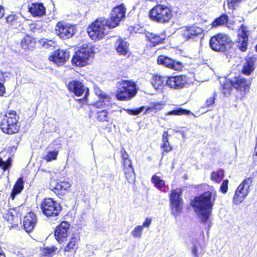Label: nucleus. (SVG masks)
<instances>
[{"label": "nucleus", "mask_w": 257, "mask_h": 257, "mask_svg": "<svg viewBox=\"0 0 257 257\" xmlns=\"http://www.w3.org/2000/svg\"><path fill=\"white\" fill-rule=\"evenodd\" d=\"M70 225L66 221H63L57 227L55 231V236L59 242H62L68 235V231Z\"/></svg>", "instance_id": "obj_20"}, {"label": "nucleus", "mask_w": 257, "mask_h": 257, "mask_svg": "<svg viewBox=\"0 0 257 257\" xmlns=\"http://www.w3.org/2000/svg\"><path fill=\"white\" fill-rule=\"evenodd\" d=\"M75 33V26L68 24L58 22L55 27L56 34L62 39L71 38Z\"/></svg>", "instance_id": "obj_10"}, {"label": "nucleus", "mask_w": 257, "mask_h": 257, "mask_svg": "<svg viewBox=\"0 0 257 257\" xmlns=\"http://www.w3.org/2000/svg\"><path fill=\"white\" fill-rule=\"evenodd\" d=\"M144 228L141 225L136 226L131 232L132 235L134 238H140L142 237Z\"/></svg>", "instance_id": "obj_40"}, {"label": "nucleus", "mask_w": 257, "mask_h": 257, "mask_svg": "<svg viewBox=\"0 0 257 257\" xmlns=\"http://www.w3.org/2000/svg\"><path fill=\"white\" fill-rule=\"evenodd\" d=\"M2 130L3 131V132L4 133H6L7 134H9V135L17 134L18 133V131H19V130H14V131H13V130H9V129Z\"/></svg>", "instance_id": "obj_55"}, {"label": "nucleus", "mask_w": 257, "mask_h": 257, "mask_svg": "<svg viewBox=\"0 0 257 257\" xmlns=\"http://www.w3.org/2000/svg\"><path fill=\"white\" fill-rule=\"evenodd\" d=\"M165 39V35L163 34H162L160 35L151 34L149 37V40L150 42L152 43L153 46H156L158 44L162 43Z\"/></svg>", "instance_id": "obj_34"}, {"label": "nucleus", "mask_w": 257, "mask_h": 257, "mask_svg": "<svg viewBox=\"0 0 257 257\" xmlns=\"http://www.w3.org/2000/svg\"><path fill=\"white\" fill-rule=\"evenodd\" d=\"M0 257H6L4 252L1 248H0Z\"/></svg>", "instance_id": "obj_58"}, {"label": "nucleus", "mask_w": 257, "mask_h": 257, "mask_svg": "<svg viewBox=\"0 0 257 257\" xmlns=\"http://www.w3.org/2000/svg\"><path fill=\"white\" fill-rule=\"evenodd\" d=\"M71 184L67 181H63L57 183L54 187L51 185L52 190L59 194H64L67 190L70 187Z\"/></svg>", "instance_id": "obj_25"}, {"label": "nucleus", "mask_w": 257, "mask_h": 257, "mask_svg": "<svg viewBox=\"0 0 257 257\" xmlns=\"http://www.w3.org/2000/svg\"><path fill=\"white\" fill-rule=\"evenodd\" d=\"M97 118L98 120L101 121H107L108 113L105 110L97 111Z\"/></svg>", "instance_id": "obj_41"}, {"label": "nucleus", "mask_w": 257, "mask_h": 257, "mask_svg": "<svg viewBox=\"0 0 257 257\" xmlns=\"http://www.w3.org/2000/svg\"><path fill=\"white\" fill-rule=\"evenodd\" d=\"M137 93L136 84L128 80H121L118 82L116 97L119 100H128Z\"/></svg>", "instance_id": "obj_5"}, {"label": "nucleus", "mask_w": 257, "mask_h": 257, "mask_svg": "<svg viewBox=\"0 0 257 257\" xmlns=\"http://www.w3.org/2000/svg\"><path fill=\"white\" fill-rule=\"evenodd\" d=\"M230 38L224 34H218L211 37L209 41L211 49L216 52H224L232 47Z\"/></svg>", "instance_id": "obj_6"}, {"label": "nucleus", "mask_w": 257, "mask_h": 257, "mask_svg": "<svg viewBox=\"0 0 257 257\" xmlns=\"http://www.w3.org/2000/svg\"><path fill=\"white\" fill-rule=\"evenodd\" d=\"M252 182V178L251 177H247L238 186L233 197V204L238 205L243 201L249 192Z\"/></svg>", "instance_id": "obj_7"}, {"label": "nucleus", "mask_w": 257, "mask_h": 257, "mask_svg": "<svg viewBox=\"0 0 257 257\" xmlns=\"http://www.w3.org/2000/svg\"><path fill=\"white\" fill-rule=\"evenodd\" d=\"M69 57V52L63 50H58L52 53L49 59L57 66H61L68 60Z\"/></svg>", "instance_id": "obj_15"}, {"label": "nucleus", "mask_w": 257, "mask_h": 257, "mask_svg": "<svg viewBox=\"0 0 257 257\" xmlns=\"http://www.w3.org/2000/svg\"><path fill=\"white\" fill-rule=\"evenodd\" d=\"M186 84V77L183 75L168 77L166 80L167 86L176 89L183 88Z\"/></svg>", "instance_id": "obj_13"}, {"label": "nucleus", "mask_w": 257, "mask_h": 257, "mask_svg": "<svg viewBox=\"0 0 257 257\" xmlns=\"http://www.w3.org/2000/svg\"><path fill=\"white\" fill-rule=\"evenodd\" d=\"M79 238L76 235H74L71 237L70 240L68 242L67 245L64 248L65 251H70L74 249L75 245L78 241Z\"/></svg>", "instance_id": "obj_36"}, {"label": "nucleus", "mask_w": 257, "mask_h": 257, "mask_svg": "<svg viewBox=\"0 0 257 257\" xmlns=\"http://www.w3.org/2000/svg\"><path fill=\"white\" fill-rule=\"evenodd\" d=\"M167 132H164L162 137L163 144L161 146L162 148L166 152H169L172 150V146L170 145L168 140Z\"/></svg>", "instance_id": "obj_35"}, {"label": "nucleus", "mask_w": 257, "mask_h": 257, "mask_svg": "<svg viewBox=\"0 0 257 257\" xmlns=\"http://www.w3.org/2000/svg\"><path fill=\"white\" fill-rule=\"evenodd\" d=\"M115 49L119 55H125L128 51V44L121 38L115 43Z\"/></svg>", "instance_id": "obj_24"}, {"label": "nucleus", "mask_w": 257, "mask_h": 257, "mask_svg": "<svg viewBox=\"0 0 257 257\" xmlns=\"http://www.w3.org/2000/svg\"><path fill=\"white\" fill-rule=\"evenodd\" d=\"M145 109L144 106H142L134 109H127L126 111L129 114L137 115L142 112Z\"/></svg>", "instance_id": "obj_47"}, {"label": "nucleus", "mask_w": 257, "mask_h": 257, "mask_svg": "<svg viewBox=\"0 0 257 257\" xmlns=\"http://www.w3.org/2000/svg\"><path fill=\"white\" fill-rule=\"evenodd\" d=\"M5 10L3 6H0V19H1L4 15Z\"/></svg>", "instance_id": "obj_56"}, {"label": "nucleus", "mask_w": 257, "mask_h": 257, "mask_svg": "<svg viewBox=\"0 0 257 257\" xmlns=\"http://www.w3.org/2000/svg\"><path fill=\"white\" fill-rule=\"evenodd\" d=\"M255 59L248 58L244 63L242 73L246 75H249L254 69Z\"/></svg>", "instance_id": "obj_27"}, {"label": "nucleus", "mask_w": 257, "mask_h": 257, "mask_svg": "<svg viewBox=\"0 0 257 257\" xmlns=\"http://www.w3.org/2000/svg\"><path fill=\"white\" fill-rule=\"evenodd\" d=\"M7 23L13 28H16L20 25L18 17L16 15H10L6 18Z\"/></svg>", "instance_id": "obj_30"}, {"label": "nucleus", "mask_w": 257, "mask_h": 257, "mask_svg": "<svg viewBox=\"0 0 257 257\" xmlns=\"http://www.w3.org/2000/svg\"><path fill=\"white\" fill-rule=\"evenodd\" d=\"M183 201L170 202L172 213L175 216L180 215L182 210Z\"/></svg>", "instance_id": "obj_28"}, {"label": "nucleus", "mask_w": 257, "mask_h": 257, "mask_svg": "<svg viewBox=\"0 0 257 257\" xmlns=\"http://www.w3.org/2000/svg\"><path fill=\"white\" fill-rule=\"evenodd\" d=\"M248 31L247 28L241 25L238 31V47L242 52L247 49L248 41Z\"/></svg>", "instance_id": "obj_18"}, {"label": "nucleus", "mask_w": 257, "mask_h": 257, "mask_svg": "<svg viewBox=\"0 0 257 257\" xmlns=\"http://www.w3.org/2000/svg\"><path fill=\"white\" fill-rule=\"evenodd\" d=\"M241 1V0H227V5L229 9L233 10Z\"/></svg>", "instance_id": "obj_50"}, {"label": "nucleus", "mask_w": 257, "mask_h": 257, "mask_svg": "<svg viewBox=\"0 0 257 257\" xmlns=\"http://www.w3.org/2000/svg\"><path fill=\"white\" fill-rule=\"evenodd\" d=\"M155 109H162V107H163V104H161V103H157L155 105Z\"/></svg>", "instance_id": "obj_57"}, {"label": "nucleus", "mask_w": 257, "mask_h": 257, "mask_svg": "<svg viewBox=\"0 0 257 257\" xmlns=\"http://www.w3.org/2000/svg\"><path fill=\"white\" fill-rule=\"evenodd\" d=\"M157 62L159 64L163 65L170 69L176 71H180L182 68L181 63L163 55L158 57Z\"/></svg>", "instance_id": "obj_16"}, {"label": "nucleus", "mask_w": 257, "mask_h": 257, "mask_svg": "<svg viewBox=\"0 0 257 257\" xmlns=\"http://www.w3.org/2000/svg\"><path fill=\"white\" fill-rule=\"evenodd\" d=\"M182 193V191L180 188L173 190L170 195V202L183 201L182 198L180 197Z\"/></svg>", "instance_id": "obj_32"}, {"label": "nucleus", "mask_w": 257, "mask_h": 257, "mask_svg": "<svg viewBox=\"0 0 257 257\" xmlns=\"http://www.w3.org/2000/svg\"><path fill=\"white\" fill-rule=\"evenodd\" d=\"M11 165V162L10 158L6 161H3V160L0 158V167H2L4 170H6L8 169Z\"/></svg>", "instance_id": "obj_48"}, {"label": "nucleus", "mask_w": 257, "mask_h": 257, "mask_svg": "<svg viewBox=\"0 0 257 257\" xmlns=\"http://www.w3.org/2000/svg\"><path fill=\"white\" fill-rule=\"evenodd\" d=\"M190 32H191L192 37L199 35L203 33L202 28L196 26L190 27Z\"/></svg>", "instance_id": "obj_42"}, {"label": "nucleus", "mask_w": 257, "mask_h": 257, "mask_svg": "<svg viewBox=\"0 0 257 257\" xmlns=\"http://www.w3.org/2000/svg\"><path fill=\"white\" fill-rule=\"evenodd\" d=\"M180 32L185 38L188 39L192 38L191 32H190V27H186L181 28Z\"/></svg>", "instance_id": "obj_44"}, {"label": "nucleus", "mask_w": 257, "mask_h": 257, "mask_svg": "<svg viewBox=\"0 0 257 257\" xmlns=\"http://www.w3.org/2000/svg\"><path fill=\"white\" fill-rule=\"evenodd\" d=\"M228 180L226 179L223 181L220 187V190L224 194H225L228 190Z\"/></svg>", "instance_id": "obj_49"}, {"label": "nucleus", "mask_w": 257, "mask_h": 257, "mask_svg": "<svg viewBox=\"0 0 257 257\" xmlns=\"http://www.w3.org/2000/svg\"><path fill=\"white\" fill-rule=\"evenodd\" d=\"M125 8L123 5H121L113 8L110 13L109 27L113 28L118 25L119 22L124 18Z\"/></svg>", "instance_id": "obj_11"}, {"label": "nucleus", "mask_w": 257, "mask_h": 257, "mask_svg": "<svg viewBox=\"0 0 257 257\" xmlns=\"http://www.w3.org/2000/svg\"><path fill=\"white\" fill-rule=\"evenodd\" d=\"M58 155L57 152L50 151L44 157V159L47 162L51 161L56 159Z\"/></svg>", "instance_id": "obj_43"}, {"label": "nucleus", "mask_w": 257, "mask_h": 257, "mask_svg": "<svg viewBox=\"0 0 257 257\" xmlns=\"http://www.w3.org/2000/svg\"><path fill=\"white\" fill-rule=\"evenodd\" d=\"M228 16L223 14L219 18L216 19L212 23V26L213 27H217L226 25L228 22Z\"/></svg>", "instance_id": "obj_33"}, {"label": "nucleus", "mask_w": 257, "mask_h": 257, "mask_svg": "<svg viewBox=\"0 0 257 257\" xmlns=\"http://www.w3.org/2000/svg\"><path fill=\"white\" fill-rule=\"evenodd\" d=\"M216 192L213 187L203 194L195 197L193 206L201 222H207L211 213L212 207L216 198Z\"/></svg>", "instance_id": "obj_1"}, {"label": "nucleus", "mask_w": 257, "mask_h": 257, "mask_svg": "<svg viewBox=\"0 0 257 257\" xmlns=\"http://www.w3.org/2000/svg\"><path fill=\"white\" fill-rule=\"evenodd\" d=\"M49 42L51 43V44H47L49 46H51V44L53 43V42L52 41H50Z\"/></svg>", "instance_id": "obj_60"}, {"label": "nucleus", "mask_w": 257, "mask_h": 257, "mask_svg": "<svg viewBox=\"0 0 257 257\" xmlns=\"http://www.w3.org/2000/svg\"><path fill=\"white\" fill-rule=\"evenodd\" d=\"M68 88L76 96H80L84 95L83 98L81 99L82 100H84V99L86 98L89 93L88 89L85 87L83 84L78 81L71 82L68 85Z\"/></svg>", "instance_id": "obj_14"}, {"label": "nucleus", "mask_w": 257, "mask_h": 257, "mask_svg": "<svg viewBox=\"0 0 257 257\" xmlns=\"http://www.w3.org/2000/svg\"><path fill=\"white\" fill-rule=\"evenodd\" d=\"M187 111L182 108H178L177 109L173 110L168 112L167 113V115H180L183 114H185L187 112Z\"/></svg>", "instance_id": "obj_45"}, {"label": "nucleus", "mask_w": 257, "mask_h": 257, "mask_svg": "<svg viewBox=\"0 0 257 257\" xmlns=\"http://www.w3.org/2000/svg\"><path fill=\"white\" fill-rule=\"evenodd\" d=\"M21 214L17 213V211L13 210L9 211L5 215V218L7 219L8 221L12 224V227H14L17 226L18 223L21 221Z\"/></svg>", "instance_id": "obj_23"}, {"label": "nucleus", "mask_w": 257, "mask_h": 257, "mask_svg": "<svg viewBox=\"0 0 257 257\" xmlns=\"http://www.w3.org/2000/svg\"><path fill=\"white\" fill-rule=\"evenodd\" d=\"M94 53L92 45H83L75 53L71 60L72 64L77 67H84L90 63L94 57Z\"/></svg>", "instance_id": "obj_2"}, {"label": "nucleus", "mask_w": 257, "mask_h": 257, "mask_svg": "<svg viewBox=\"0 0 257 257\" xmlns=\"http://www.w3.org/2000/svg\"><path fill=\"white\" fill-rule=\"evenodd\" d=\"M41 208L43 213L48 217L57 216L61 210L60 204L50 198L43 201Z\"/></svg>", "instance_id": "obj_8"}, {"label": "nucleus", "mask_w": 257, "mask_h": 257, "mask_svg": "<svg viewBox=\"0 0 257 257\" xmlns=\"http://www.w3.org/2000/svg\"><path fill=\"white\" fill-rule=\"evenodd\" d=\"M231 80H226L225 82L222 85V92L224 95H227L230 93L232 90Z\"/></svg>", "instance_id": "obj_39"}, {"label": "nucleus", "mask_w": 257, "mask_h": 257, "mask_svg": "<svg viewBox=\"0 0 257 257\" xmlns=\"http://www.w3.org/2000/svg\"><path fill=\"white\" fill-rule=\"evenodd\" d=\"M254 153V155L257 156V141H256V143Z\"/></svg>", "instance_id": "obj_59"}, {"label": "nucleus", "mask_w": 257, "mask_h": 257, "mask_svg": "<svg viewBox=\"0 0 257 257\" xmlns=\"http://www.w3.org/2000/svg\"><path fill=\"white\" fill-rule=\"evenodd\" d=\"M231 83L233 87L240 92L246 93L249 89L250 82L242 77L233 78Z\"/></svg>", "instance_id": "obj_17"}, {"label": "nucleus", "mask_w": 257, "mask_h": 257, "mask_svg": "<svg viewBox=\"0 0 257 257\" xmlns=\"http://www.w3.org/2000/svg\"><path fill=\"white\" fill-rule=\"evenodd\" d=\"M150 19L161 24L168 23L172 17V10L170 7L163 5H157L149 12Z\"/></svg>", "instance_id": "obj_4"}, {"label": "nucleus", "mask_w": 257, "mask_h": 257, "mask_svg": "<svg viewBox=\"0 0 257 257\" xmlns=\"http://www.w3.org/2000/svg\"><path fill=\"white\" fill-rule=\"evenodd\" d=\"M120 154L121 162L123 167V170L126 179L129 182L133 181L135 179V175L132 160L130 159L128 154L123 148H122L120 151Z\"/></svg>", "instance_id": "obj_9"}, {"label": "nucleus", "mask_w": 257, "mask_h": 257, "mask_svg": "<svg viewBox=\"0 0 257 257\" xmlns=\"http://www.w3.org/2000/svg\"><path fill=\"white\" fill-rule=\"evenodd\" d=\"M224 175V171L220 169L212 173L211 179L216 182H219L223 179Z\"/></svg>", "instance_id": "obj_37"}, {"label": "nucleus", "mask_w": 257, "mask_h": 257, "mask_svg": "<svg viewBox=\"0 0 257 257\" xmlns=\"http://www.w3.org/2000/svg\"><path fill=\"white\" fill-rule=\"evenodd\" d=\"M255 50H256V51H257V45H256V46H255Z\"/></svg>", "instance_id": "obj_61"}, {"label": "nucleus", "mask_w": 257, "mask_h": 257, "mask_svg": "<svg viewBox=\"0 0 257 257\" xmlns=\"http://www.w3.org/2000/svg\"><path fill=\"white\" fill-rule=\"evenodd\" d=\"M4 79V74L0 70V96H3L6 93L5 87L3 83Z\"/></svg>", "instance_id": "obj_46"}, {"label": "nucleus", "mask_w": 257, "mask_h": 257, "mask_svg": "<svg viewBox=\"0 0 257 257\" xmlns=\"http://www.w3.org/2000/svg\"><path fill=\"white\" fill-rule=\"evenodd\" d=\"M34 38L27 35L22 40L21 45L22 47L24 49H30L33 47L35 42Z\"/></svg>", "instance_id": "obj_31"}, {"label": "nucleus", "mask_w": 257, "mask_h": 257, "mask_svg": "<svg viewBox=\"0 0 257 257\" xmlns=\"http://www.w3.org/2000/svg\"><path fill=\"white\" fill-rule=\"evenodd\" d=\"M55 249L54 248H45L43 249L42 252L44 255L51 256L54 252Z\"/></svg>", "instance_id": "obj_53"}, {"label": "nucleus", "mask_w": 257, "mask_h": 257, "mask_svg": "<svg viewBox=\"0 0 257 257\" xmlns=\"http://www.w3.org/2000/svg\"><path fill=\"white\" fill-rule=\"evenodd\" d=\"M213 95V96L208 98L206 100L205 102V105L206 106L209 107L214 104L217 95L215 92H214Z\"/></svg>", "instance_id": "obj_51"}, {"label": "nucleus", "mask_w": 257, "mask_h": 257, "mask_svg": "<svg viewBox=\"0 0 257 257\" xmlns=\"http://www.w3.org/2000/svg\"><path fill=\"white\" fill-rule=\"evenodd\" d=\"M182 136H183V137H184V134L183 133H182Z\"/></svg>", "instance_id": "obj_62"}, {"label": "nucleus", "mask_w": 257, "mask_h": 257, "mask_svg": "<svg viewBox=\"0 0 257 257\" xmlns=\"http://www.w3.org/2000/svg\"><path fill=\"white\" fill-rule=\"evenodd\" d=\"M191 249L193 257H199V253L198 252L197 246L196 243H193Z\"/></svg>", "instance_id": "obj_52"}, {"label": "nucleus", "mask_w": 257, "mask_h": 257, "mask_svg": "<svg viewBox=\"0 0 257 257\" xmlns=\"http://www.w3.org/2000/svg\"><path fill=\"white\" fill-rule=\"evenodd\" d=\"M28 9L34 17H41L46 14V8L42 3H32L28 6Z\"/></svg>", "instance_id": "obj_22"}, {"label": "nucleus", "mask_w": 257, "mask_h": 257, "mask_svg": "<svg viewBox=\"0 0 257 257\" xmlns=\"http://www.w3.org/2000/svg\"><path fill=\"white\" fill-rule=\"evenodd\" d=\"M37 222L36 215L33 212H29L25 217L23 221V226L28 232L33 230Z\"/></svg>", "instance_id": "obj_21"}, {"label": "nucleus", "mask_w": 257, "mask_h": 257, "mask_svg": "<svg viewBox=\"0 0 257 257\" xmlns=\"http://www.w3.org/2000/svg\"><path fill=\"white\" fill-rule=\"evenodd\" d=\"M152 181L154 185L160 190H162L165 185L164 181L156 175L153 176L152 177Z\"/></svg>", "instance_id": "obj_38"}, {"label": "nucleus", "mask_w": 257, "mask_h": 257, "mask_svg": "<svg viewBox=\"0 0 257 257\" xmlns=\"http://www.w3.org/2000/svg\"><path fill=\"white\" fill-rule=\"evenodd\" d=\"M6 117L2 122V126L1 128H11L10 126L17 125L19 116L17 115L16 111L11 110L6 114Z\"/></svg>", "instance_id": "obj_19"}, {"label": "nucleus", "mask_w": 257, "mask_h": 257, "mask_svg": "<svg viewBox=\"0 0 257 257\" xmlns=\"http://www.w3.org/2000/svg\"><path fill=\"white\" fill-rule=\"evenodd\" d=\"M152 222V219L150 218H146L141 226L144 227H149Z\"/></svg>", "instance_id": "obj_54"}, {"label": "nucleus", "mask_w": 257, "mask_h": 257, "mask_svg": "<svg viewBox=\"0 0 257 257\" xmlns=\"http://www.w3.org/2000/svg\"><path fill=\"white\" fill-rule=\"evenodd\" d=\"M94 91L95 94L98 96L99 100L96 103L90 105V110L92 113L94 112L97 108L109 105L110 101V96L99 88H95Z\"/></svg>", "instance_id": "obj_12"}, {"label": "nucleus", "mask_w": 257, "mask_h": 257, "mask_svg": "<svg viewBox=\"0 0 257 257\" xmlns=\"http://www.w3.org/2000/svg\"><path fill=\"white\" fill-rule=\"evenodd\" d=\"M167 78L162 76L155 75L152 80V84L156 89H160L163 88L166 84V80Z\"/></svg>", "instance_id": "obj_26"}, {"label": "nucleus", "mask_w": 257, "mask_h": 257, "mask_svg": "<svg viewBox=\"0 0 257 257\" xmlns=\"http://www.w3.org/2000/svg\"><path fill=\"white\" fill-rule=\"evenodd\" d=\"M109 20L101 18L97 19L90 26L87 30L88 34L93 40L102 39L108 33L109 27Z\"/></svg>", "instance_id": "obj_3"}, {"label": "nucleus", "mask_w": 257, "mask_h": 257, "mask_svg": "<svg viewBox=\"0 0 257 257\" xmlns=\"http://www.w3.org/2000/svg\"><path fill=\"white\" fill-rule=\"evenodd\" d=\"M24 188V182L22 178H20L15 184L11 193V197L14 199L16 195L20 193Z\"/></svg>", "instance_id": "obj_29"}]
</instances>
